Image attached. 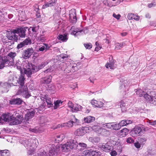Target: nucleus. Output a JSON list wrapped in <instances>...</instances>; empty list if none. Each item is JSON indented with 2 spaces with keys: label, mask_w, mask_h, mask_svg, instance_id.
Here are the masks:
<instances>
[{
  "label": "nucleus",
  "mask_w": 156,
  "mask_h": 156,
  "mask_svg": "<svg viewBox=\"0 0 156 156\" xmlns=\"http://www.w3.org/2000/svg\"><path fill=\"white\" fill-rule=\"evenodd\" d=\"M34 65L31 64V66L30 65L28 66L29 67L27 68L26 69L24 70V73L26 74L28 77H30L31 74L35 72H36V71H34Z\"/></svg>",
  "instance_id": "15"
},
{
  "label": "nucleus",
  "mask_w": 156,
  "mask_h": 156,
  "mask_svg": "<svg viewBox=\"0 0 156 156\" xmlns=\"http://www.w3.org/2000/svg\"><path fill=\"white\" fill-rule=\"evenodd\" d=\"M73 107L75 108L74 110H73V112H76L81 110L82 108V107L80 105L77 104H74Z\"/></svg>",
  "instance_id": "44"
},
{
  "label": "nucleus",
  "mask_w": 156,
  "mask_h": 156,
  "mask_svg": "<svg viewBox=\"0 0 156 156\" xmlns=\"http://www.w3.org/2000/svg\"><path fill=\"white\" fill-rule=\"evenodd\" d=\"M58 38L59 40L62 41V42H65L68 40L67 35L63 34L59 35Z\"/></svg>",
  "instance_id": "35"
},
{
  "label": "nucleus",
  "mask_w": 156,
  "mask_h": 156,
  "mask_svg": "<svg viewBox=\"0 0 156 156\" xmlns=\"http://www.w3.org/2000/svg\"><path fill=\"white\" fill-rule=\"evenodd\" d=\"M41 127H30L29 128V131L32 132L34 133H40L42 132L41 129Z\"/></svg>",
  "instance_id": "31"
},
{
  "label": "nucleus",
  "mask_w": 156,
  "mask_h": 156,
  "mask_svg": "<svg viewBox=\"0 0 156 156\" xmlns=\"http://www.w3.org/2000/svg\"><path fill=\"white\" fill-rule=\"evenodd\" d=\"M27 29L28 30L27 27H21L13 30L12 32L9 33L8 39L17 41L18 40V36L22 38L25 37Z\"/></svg>",
  "instance_id": "2"
},
{
  "label": "nucleus",
  "mask_w": 156,
  "mask_h": 156,
  "mask_svg": "<svg viewBox=\"0 0 156 156\" xmlns=\"http://www.w3.org/2000/svg\"><path fill=\"white\" fill-rule=\"evenodd\" d=\"M101 149L105 152H109L113 149V146L110 143L103 144L101 146Z\"/></svg>",
  "instance_id": "16"
},
{
  "label": "nucleus",
  "mask_w": 156,
  "mask_h": 156,
  "mask_svg": "<svg viewBox=\"0 0 156 156\" xmlns=\"http://www.w3.org/2000/svg\"><path fill=\"white\" fill-rule=\"evenodd\" d=\"M9 86H10V84H9L7 83H5L3 84V85L2 86L4 87V88H8Z\"/></svg>",
  "instance_id": "63"
},
{
  "label": "nucleus",
  "mask_w": 156,
  "mask_h": 156,
  "mask_svg": "<svg viewBox=\"0 0 156 156\" xmlns=\"http://www.w3.org/2000/svg\"><path fill=\"white\" fill-rule=\"evenodd\" d=\"M92 129V127H80L77 129L75 133L78 136H83L86 133H89Z\"/></svg>",
  "instance_id": "7"
},
{
  "label": "nucleus",
  "mask_w": 156,
  "mask_h": 156,
  "mask_svg": "<svg viewBox=\"0 0 156 156\" xmlns=\"http://www.w3.org/2000/svg\"><path fill=\"white\" fill-rule=\"evenodd\" d=\"M126 141L127 143L130 144L134 142V140L133 138L130 137L127 139Z\"/></svg>",
  "instance_id": "56"
},
{
  "label": "nucleus",
  "mask_w": 156,
  "mask_h": 156,
  "mask_svg": "<svg viewBox=\"0 0 156 156\" xmlns=\"http://www.w3.org/2000/svg\"><path fill=\"white\" fill-rule=\"evenodd\" d=\"M57 2V0H51L48 2L46 3L42 6V9H45L48 7H50L54 6Z\"/></svg>",
  "instance_id": "22"
},
{
  "label": "nucleus",
  "mask_w": 156,
  "mask_h": 156,
  "mask_svg": "<svg viewBox=\"0 0 156 156\" xmlns=\"http://www.w3.org/2000/svg\"><path fill=\"white\" fill-rule=\"evenodd\" d=\"M65 137L63 134L57 135L55 138L56 140L58 141V142H60L64 139Z\"/></svg>",
  "instance_id": "39"
},
{
  "label": "nucleus",
  "mask_w": 156,
  "mask_h": 156,
  "mask_svg": "<svg viewBox=\"0 0 156 156\" xmlns=\"http://www.w3.org/2000/svg\"><path fill=\"white\" fill-rule=\"evenodd\" d=\"M142 128V129H141V127H134L133 129V132L138 136L140 135L145 131V128L143 129L145 127Z\"/></svg>",
  "instance_id": "23"
},
{
  "label": "nucleus",
  "mask_w": 156,
  "mask_h": 156,
  "mask_svg": "<svg viewBox=\"0 0 156 156\" xmlns=\"http://www.w3.org/2000/svg\"><path fill=\"white\" fill-rule=\"evenodd\" d=\"M25 78L24 76L20 75L17 77L16 75L13 77L12 84H18L20 86L24 85Z\"/></svg>",
  "instance_id": "6"
},
{
  "label": "nucleus",
  "mask_w": 156,
  "mask_h": 156,
  "mask_svg": "<svg viewBox=\"0 0 156 156\" xmlns=\"http://www.w3.org/2000/svg\"><path fill=\"white\" fill-rule=\"evenodd\" d=\"M156 5L155 2H151L148 4V7L151 8L153 7H155Z\"/></svg>",
  "instance_id": "58"
},
{
  "label": "nucleus",
  "mask_w": 156,
  "mask_h": 156,
  "mask_svg": "<svg viewBox=\"0 0 156 156\" xmlns=\"http://www.w3.org/2000/svg\"><path fill=\"white\" fill-rule=\"evenodd\" d=\"M115 148L118 152L120 153L122 150V145L118 141H116L115 144Z\"/></svg>",
  "instance_id": "29"
},
{
  "label": "nucleus",
  "mask_w": 156,
  "mask_h": 156,
  "mask_svg": "<svg viewBox=\"0 0 156 156\" xmlns=\"http://www.w3.org/2000/svg\"><path fill=\"white\" fill-rule=\"evenodd\" d=\"M38 40L43 42L45 40V38L42 35H41L38 37Z\"/></svg>",
  "instance_id": "55"
},
{
  "label": "nucleus",
  "mask_w": 156,
  "mask_h": 156,
  "mask_svg": "<svg viewBox=\"0 0 156 156\" xmlns=\"http://www.w3.org/2000/svg\"><path fill=\"white\" fill-rule=\"evenodd\" d=\"M16 68L20 71H21L22 69L21 68V62L19 61L17 62L15 64Z\"/></svg>",
  "instance_id": "51"
},
{
  "label": "nucleus",
  "mask_w": 156,
  "mask_h": 156,
  "mask_svg": "<svg viewBox=\"0 0 156 156\" xmlns=\"http://www.w3.org/2000/svg\"><path fill=\"white\" fill-rule=\"evenodd\" d=\"M149 123L151 126H156V121H149Z\"/></svg>",
  "instance_id": "62"
},
{
  "label": "nucleus",
  "mask_w": 156,
  "mask_h": 156,
  "mask_svg": "<svg viewBox=\"0 0 156 156\" xmlns=\"http://www.w3.org/2000/svg\"><path fill=\"white\" fill-rule=\"evenodd\" d=\"M34 115V112H29L26 114L25 116V120L26 121V123H28L27 121L31 119Z\"/></svg>",
  "instance_id": "27"
},
{
  "label": "nucleus",
  "mask_w": 156,
  "mask_h": 156,
  "mask_svg": "<svg viewBox=\"0 0 156 156\" xmlns=\"http://www.w3.org/2000/svg\"><path fill=\"white\" fill-rule=\"evenodd\" d=\"M71 142L68 140L66 143L62 145L61 147L63 151L66 152L70 151L73 149V147L71 146Z\"/></svg>",
  "instance_id": "14"
},
{
  "label": "nucleus",
  "mask_w": 156,
  "mask_h": 156,
  "mask_svg": "<svg viewBox=\"0 0 156 156\" xmlns=\"http://www.w3.org/2000/svg\"><path fill=\"white\" fill-rule=\"evenodd\" d=\"M144 94V97L147 101H153L154 100L155 101V100H154L153 98H152L150 95H149L147 94H145V93Z\"/></svg>",
  "instance_id": "40"
},
{
  "label": "nucleus",
  "mask_w": 156,
  "mask_h": 156,
  "mask_svg": "<svg viewBox=\"0 0 156 156\" xmlns=\"http://www.w3.org/2000/svg\"><path fill=\"white\" fill-rule=\"evenodd\" d=\"M92 130L97 133L103 136H107L109 134V131L103 127H92Z\"/></svg>",
  "instance_id": "8"
},
{
  "label": "nucleus",
  "mask_w": 156,
  "mask_h": 156,
  "mask_svg": "<svg viewBox=\"0 0 156 156\" xmlns=\"http://www.w3.org/2000/svg\"><path fill=\"white\" fill-rule=\"evenodd\" d=\"M20 142L23 144L27 149L28 154L30 155L33 154L35 148L37 146L38 140L35 138H22L20 140Z\"/></svg>",
  "instance_id": "1"
},
{
  "label": "nucleus",
  "mask_w": 156,
  "mask_h": 156,
  "mask_svg": "<svg viewBox=\"0 0 156 156\" xmlns=\"http://www.w3.org/2000/svg\"><path fill=\"white\" fill-rule=\"evenodd\" d=\"M70 31L71 32V34L75 36H77L78 35H80L83 32L82 30L76 28H75V27L73 26L71 27Z\"/></svg>",
  "instance_id": "19"
},
{
  "label": "nucleus",
  "mask_w": 156,
  "mask_h": 156,
  "mask_svg": "<svg viewBox=\"0 0 156 156\" xmlns=\"http://www.w3.org/2000/svg\"><path fill=\"white\" fill-rule=\"evenodd\" d=\"M78 146L83 148H86L87 147V144L83 143H79L78 144Z\"/></svg>",
  "instance_id": "57"
},
{
  "label": "nucleus",
  "mask_w": 156,
  "mask_h": 156,
  "mask_svg": "<svg viewBox=\"0 0 156 156\" xmlns=\"http://www.w3.org/2000/svg\"><path fill=\"white\" fill-rule=\"evenodd\" d=\"M60 57L62 59L68 57V55L65 54H61L60 55Z\"/></svg>",
  "instance_id": "64"
},
{
  "label": "nucleus",
  "mask_w": 156,
  "mask_h": 156,
  "mask_svg": "<svg viewBox=\"0 0 156 156\" xmlns=\"http://www.w3.org/2000/svg\"><path fill=\"white\" fill-rule=\"evenodd\" d=\"M79 120L75 118H74V121H69L67 122L63 123L58 126V127H72L73 126H77L79 124Z\"/></svg>",
  "instance_id": "10"
},
{
  "label": "nucleus",
  "mask_w": 156,
  "mask_h": 156,
  "mask_svg": "<svg viewBox=\"0 0 156 156\" xmlns=\"http://www.w3.org/2000/svg\"><path fill=\"white\" fill-rule=\"evenodd\" d=\"M125 44L122 42L121 43H117L115 44V49L117 50L120 49L121 48H122V46H124Z\"/></svg>",
  "instance_id": "47"
},
{
  "label": "nucleus",
  "mask_w": 156,
  "mask_h": 156,
  "mask_svg": "<svg viewBox=\"0 0 156 156\" xmlns=\"http://www.w3.org/2000/svg\"><path fill=\"white\" fill-rule=\"evenodd\" d=\"M114 2V5H116L119 4L121 2L122 0H112Z\"/></svg>",
  "instance_id": "59"
},
{
  "label": "nucleus",
  "mask_w": 156,
  "mask_h": 156,
  "mask_svg": "<svg viewBox=\"0 0 156 156\" xmlns=\"http://www.w3.org/2000/svg\"><path fill=\"white\" fill-rule=\"evenodd\" d=\"M70 19L72 21L73 23H75L77 21L76 17V13L74 9L71 10L69 13Z\"/></svg>",
  "instance_id": "21"
},
{
  "label": "nucleus",
  "mask_w": 156,
  "mask_h": 156,
  "mask_svg": "<svg viewBox=\"0 0 156 156\" xmlns=\"http://www.w3.org/2000/svg\"><path fill=\"white\" fill-rule=\"evenodd\" d=\"M62 102H61L60 100H57L56 101L54 102V109H57L58 107L60 106V104H62Z\"/></svg>",
  "instance_id": "49"
},
{
  "label": "nucleus",
  "mask_w": 156,
  "mask_h": 156,
  "mask_svg": "<svg viewBox=\"0 0 156 156\" xmlns=\"http://www.w3.org/2000/svg\"><path fill=\"white\" fill-rule=\"evenodd\" d=\"M69 141L71 142V146L73 147V149H75L78 147V143L76 140H69Z\"/></svg>",
  "instance_id": "38"
},
{
  "label": "nucleus",
  "mask_w": 156,
  "mask_h": 156,
  "mask_svg": "<svg viewBox=\"0 0 156 156\" xmlns=\"http://www.w3.org/2000/svg\"><path fill=\"white\" fill-rule=\"evenodd\" d=\"M51 79L52 76L51 75H49L42 78L41 82L42 83H49L51 82Z\"/></svg>",
  "instance_id": "25"
},
{
  "label": "nucleus",
  "mask_w": 156,
  "mask_h": 156,
  "mask_svg": "<svg viewBox=\"0 0 156 156\" xmlns=\"http://www.w3.org/2000/svg\"><path fill=\"white\" fill-rule=\"evenodd\" d=\"M91 103L94 106L100 108L103 107L104 105L102 102L94 99L91 100Z\"/></svg>",
  "instance_id": "18"
},
{
  "label": "nucleus",
  "mask_w": 156,
  "mask_h": 156,
  "mask_svg": "<svg viewBox=\"0 0 156 156\" xmlns=\"http://www.w3.org/2000/svg\"><path fill=\"white\" fill-rule=\"evenodd\" d=\"M126 120H122L120 123L117 124L116 122H111L103 124V127H122L124 126H126Z\"/></svg>",
  "instance_id": "9"
},
{
  "label": "nucleus",
  "mask_w": 156,
  "mask_h": 156,
  "mask_svg": "<svg viewBox=\"0 0 156 156\" xmlns=\"http://www.w3.org/2000/svg\"><path fill=\"white\" fill-rule=\"evenodd\" d=\"M84 45L87 49H90L92 48V45L90 43L84 44Z\"/></svg>",
  "instance_id": "54"
},
{
  "label": "nucleus",
  "mask_w": 156,
  "mask_h": 156,
  "mask_svg": "<svg viewBox=\"0 0 156 156\" xmlns=\"http://www.w3.org/2000/svg\"><path fill=\"white\" fill-rule=\"evenodd\" d=\"M47 148V150L49 149V154L50 156L55 155L58 151V149L54 144H49Z\"/></svg>",
  "instance_id": "11"
},
{
  "label": "nucleus",
  "mask_w": 156,
  "mask_h": 156,
  "mask_svg": "<svg viewBox=\"0 0 156 156\" xmlns=\"http://www.w3.org/2000/svg\"><path fill=\"white\" fill-rule=\"evenodd\" d=\"M43 46H40L39 47L38 50H37L38 51H43L45 50L46 51L49 49L50 47L49 46L48 44L44 43L43 44Z\"/></svg>",
  "instance_id": "32"
},
{
  "label": "nucleus",
  "mask_w": 156,
  "mask_h": 156,
  "mask_svg": "<svg viewBox=\"0 0 156 156\" xmlns=\"http://www.w3.org/2000/svg\"><path fill=\"white\" fill-rule=\"evenodd\" d=\"M136 94L140 97L144 96V94L145 93L144 91H142L141 89H139L136 91Z\"/></svg>",
  "instance_id": "46"
},
{
  "label": "nucleus",
  "mask_w": 156,
  "mask_h": 156,
  "mask_svg": "<svg viewBox=\"0 0 156 156\" xmlns=\"http://www.w3.org/2000/svg\"><path fill=\"white\" fill-rule=\"evenodd\" d=\"M16 55V52H10L6 56L0 58V69H3L5 64H8L6 66L13 64L14 58Z\"/></svg>",
  "instance_id": "3"
},
{
  "label": "nucleus",
  "mask_w": 156,
  "mask_h": 156,
  "mask_svg": "<svg viewBox=\"0 0 156 156\" xmlns=\"http://www.w3.org/2000/svg\"><path fill=\"white\" fill-rule=\"evenodd\" d=\"M100 138L97 136H91L89 138V140L93 144L98 143L100 141Z\"/></svg>",
  "instance_id": "30"
},
{
  "label": "nucleus",
  "mask_w": 156,
  "mask_h": 156,
  "mask_svg": "<svg viewBox=\"0 0 156 156\" xmlns=\"http://www.w3.org/2000/svg\"><path fill=\"white\" fill-rule=\"evenodd\" d=\"M110 153V154L112 156H116L117 155V152L115 150H112Z\"/></svg>",
  "instance_id": "60"
},
{
  "label": "nucleus",
  "mask_w": 156,
  "mask_h": 156,
  "mask_svg": "<svg viewBox=\"0 0 156 156\" xmlns=\"http://www.w3.org/2000/svg\"><path fill=\"white\" fill-rule=\"evenodd\" d=\"M4 130L7 133H12L14 132V130L12 128H9V127L4 128Z\"/></svg>",
  "instance_id": "42"
},
{
  "label": "nucleus",
  "mask_w": 156,
  "mask_h": 156,
  "mask_svg": "<svg viewBox=\"0 0 156 156\" xmlns=\"http://www.w3.org/2000/svg\"><path fill=\"white\" fill-rule=\"evenodd\" d=\"M31 43V41L30 39L29 38L26 39L23 42L18 44L17 47V48L18 49H21L23 47L29 44H30Z\"/></svg>",
  "instance_id": "17"
},
{
  "label": "nucleus",
  "mask_w": 156,
  "mask_h": 156,
  "mask_svg": "<svg viewBox=\"0 0 156 156\" xmlns=\"http://www.w3.org/2000/svg\"><path fill=\"white\" fill-rule=\"evenodd\" d=\"M127 18L129 20L134 19L138 21L140 19V16L134 14L129 13L127 16Z\"/></svg>",
  "instance_id": "26"
},
{
  "label": "nucleus",
  "mask_w": 156,
  "mask_h": 156,
  "mask_svg": "<svg viewBox=\"0 0 156 156\" xmlns=\"http://www.w3.org/2000/svg\"><path fill=\"white\" fill-rule=\"evenodd\" d=\"M9 151L8 150H0V156H9Z\"/></svg>",
  "instance_id": "36"
},
{
  "label": "nucleus",
  "mask_w": 156,
  "mask_h": 156,
  "mask_svg": "<svg viewBox=\"0 0 156 156\" xmlns=\"http://www.w3.org/2000/svg\"><path fill=\"white\" fill-rule=\"evenodd\" d=\"M147 140V138L145 137H142L140 138L139 142L142 145V148L143 147L144 145L145 144Z\"/></svg>",
  "instance_id": "41"
},
{
  "label": "nucleus",
  "mask_w": 156,
  "mask_h": 156,
  "mask_svg": "<svg viewBox=\"0 0 156 156\" xmlns=\"http://www.w3.org/2000/svg\"><path fill=\"white\" fill-rule=\"evenodd\" d=\"M2 117L4 121L9 122L11 126L18 125L21 123L23 119V117L17 115L16 118L13 116V115H10L9 114H3Z\"/></svg>",
  "instance_id": "4"
},
{
  "label": "nucleus",
  "mask_w": 156,
  "mask_h": 156,
  "mask_svg": "<svg viewBox=\"0 0 156 156\" xmlns=\"http://www.w3.org/2000/svg\"><path fill=\"white\" fill-rule=\"evenodd\" d=\"M134 146L137 149H138L141 147L142 148V145L138 141H136L134 143Z\"/></svg>",
  "instance_id": "50"
},
{
  "label": "nucleus",
  "mask_w": 156,
  "mask_h": 156,
  "mask_svg": "<svg viewBox=\"0 0 156 156\" xmlns=\"http://www.w3.org/2000/svg\"><path fill=\"white\" fill-rule=\"evenodd\" d=\"M120 108H122L121 110L122 112H125L126 110V108L125 107L126 104L122 101H121L120 102Z\"/></svg>",
  "instance_id": "45"
},
{
  "label": "nucleus",
  "mask_w": 156,
  "mask_h": 156,
  "mask_svg": "<svg viewBox=\"0 0 156 156\" xmlns=\"http://www.w3.org/2000/svg\"><path fill=\"white\" fill-rule=\"evenodd\" d=\"M105 67L107 68L109 67L111 69H113L114 67V62L113 60L112 59L109 61V62L106 64Z\"/></svg>",
  "instance_id": "33"
},
{
  "label": "nucleus",
  "mask_w": 156,
  "mask_h": 156,
  "mask_svg": "<svg viewBox=\"0 0 156 156\" xmlns=\"http://www.w3.org/2000/svg\"><path fill=\"white\" fill-rule=\"evenodd\" d=\"M17 93V94L21 95L26 98H28L30 96L26 85L20 86Z\"/></svg>",
  "instance_id": "5"
},
{
  "label": "nucleus",
  "mask_w": 156,
  "mask_h": 156,
  "mask_svg": "<svg viewBox=\"0 0 156 156\" xmlns=\"http://www.w3.org/2000/svg\"><path fill=\"white\" fill-rule=\"evenodd\" d=\"M83 154L85 156H100V155L99 151H96L91 150L86 151Z\"/></svg>",
  "instance_id": "13"
},
{
  "label": "nucleus",
  "mask_w": 156,
  "mask_h": 156,
  "mask_svg": "<svg viewBox=\"0 0 156 156\" xmlns=\"http://www.w3.org/2000/svg\"><path fill=\"white\" fill-rule=\"evenodd\" d=\"M34 156H47L45 151L41 152L35 155Z\"/></svg>",
  "instance_id": "52"
},
{
  "label": "nucleus",
  "mask_w": 156,
  "mask_h": 156,
  "mask_svg": "<svg viewBox=\"0 0 156 156\" xmlns=\"http://www.w3.org/2000/svg\"><path fill=\"white\" fill-rule=\"evenodd\" d=\"M113 16L114 18H115L117 20H119L121 17V16L120 14H119L116 15L115 13H114L113 14Z\"/></svg>",
  "instance_id": "61"
},
{
  "label": "nucleus",
  "mask_w": 156,
  "mask_h": 156,
  "mask_svg": "<svg viewBox=\"0 0 156 156\" xmlns=\"http://www.w3.org/2000/svg\"><path fill=\"white\" fill-rule=\"evenodd\" d=\"M68 107L70 108V110L73 112V110H74L75 108H73V106H74V104H73L71 101H69L68 103Z\"/></svg>",
  "instance_id": "48"
},
{
  "label": "nucleus",
  "mask_w": 156,
  "mask_h": 156,
  "mask_svg": "<svg viewBox=\"0 0 156 156\" xmlns=\"http://www.w3.org/2000/svg\"><path fill=\"white\" fill-rule=\"evenodd\" d=\"M30 28H31L34 34L36 33L38 29V28L37 27H31Z\"/></svg>",
  "instance_id": "53"
},
{
  "label": "nucleus",
  "mask_w": 156,
  "mask_h": 156,
  "mask_svg": "<svg viewBox=\"0 0 156 156\" xmlns=\"http://www.w3.org/2000/svg\"><path fill=\"white\" fill-rule=\"evenodd\" d=\"M95 120V118L94 117L91 116H88L84 118V121L85 122L89 123L93 122Z\"/></svg>",
  "instance_id": "34"
},
{
  "label": "nucleus",
  "mask_w": 156,
  "mask_h": 156,
  "mask_svg": "<svg viewBox=\"0 0 156 156\" xmlns=\"http://www.w3.org/2000/svg\"><path fill=\"white\" fill-rule=\"evenodd\" d=\"M22 102L23 101L20 98H16L12 99L10 101V103L11 104H15L17 105L21 104Z\"/></svg>",
  "instance_id": "28"
},
{
  "label": "nucleus",
  "mask_w": 156,
  "mask_h": 156,
  "mask_svg": "<svg viewBox=\"0 0 156 156\" xmlns=\"http://www.w3.org/2000/svg\"><path fill=\"white\" fill-rule=\"evenodd\" d=\"M33 52L34 50L32 48H27L23 51L22 57L25 59H28L30 57Z\"/></svg>",
  "instance_id": "12"
},
{
  "label": "nucleus",
  "mask_w": 156,
  "mask_h": 156,
  "mask_svg": "<svg viewBox=\"0 0 156 156\" xmlns=\"http://www.w3.org/2000/svg\"><path fill=\"white\" fill-rule=\"evenodd\" d=\"M45 101L46 102L49 107H52L53 104L52 99L49 97H46L45 98Z\"/></svg>",
  "instance_id": "37"
},
{
  "label": "nucleus",
  "mask_w": 156,
  "mask_h": 156,
  "mask_svg": "<svg viewBox=\"0 0 156 156\" xmlns=\"http://www.w3.org/2000/svg\"><path fill=\"white\" fill-rule=\"evenodd\" d=\"M48 63L49 62L48 61H47L42 62L41 64L38 65H37L35 66L34 65V68H35L34 69V70L37 72L40 69L44 68L46 65H47Z\"/></svg>",
  "instance_id": "20"
},
{
  "label": "nucleus",
  "mask_w": 156,
  "mask_h": 156,
  "mask_svg": "<svg viewBox=\"0 0 156 156\" xmlns=\"http://www.w3.org/2000/svg\"><path fill=\"white\" fill-rule=\"evenodd\" d=\"M129 131L128 129L125 128L119 131L118 133V134L120 137H125L128 134Z\"/></svg>",
  "instance_id": "24"
},
{
  "label": "nucleus",
  "mask_w": 156,
  "mask_h": 156,
  "mask_svg": "<svg viewBox=\"0 0 156 156\" xmlns=\"http://www.w3.org/2000/svg\"><path fill=\"white\" fill-rule=\"evenodd\" d=\"M147 155H153L156 154V150L149 149L147 150V152L145 153Z\"/></svg>",
  "instance_id": "43"
}]
</instances>
